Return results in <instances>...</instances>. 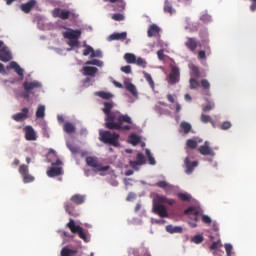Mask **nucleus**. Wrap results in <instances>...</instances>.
Returning a JSON list of instances; mask_svg holds the SVG:
<instances>
[{
  "label": "nucleus",
  "instance_id": "nucleus-63",
  "mask_svg": "<svg viewBox=\"0 0 256 256\" xmlns=\"http://www.w3.org/2000/svg\"><path fill=\"white\" fill-rule=\"evenodd\" d=\"M121 71L129 75L131 73V67L129 65L121 67Z\"/></svg>",
  "mask_w": 256,
  "mask_h": 256
},
{
  "label": "nucleus",
  "instance_id": "nucleus-32",
  "mask_svg": "<svg viewBox=\"0 0 256 256\" xmlns=\"http://www.w3.org/2000/svg\"><path fill=\"white\" fill-rule=\"evenodd\" d=\"M124 59L127 63L129 64H133V63H136L137 61V56H135V54L133 53H126L124 55Z\"/></svg>",
  "mask_w": 256,
  "mask_h": 256
},
{
  "label": "nucleus",
  "instance_id": "nucleus-20",
  "mask_svg": "<svg viewBox=\"0 0 256 256\" xmlns=\"http://www.w3.org/2000/svg\"><path fill=\"white\" fill-rule=\"evenodd\" d=\"M99 73V69L97 67L84 66L82 68V74L88 77H95Z\"/></svg>",
  "mask_w": 256,
  "mask_h": 256
},
{
  "label": "nucleus",
  "instance_id": "nucleus-29",
  "mask_svg": "<svg viewBox=\"0 0 256 256\" xmlns=\"http://www.w3.org/2000/svg\"><path fill=\"white\" fill-rule=\"evenodd\" d=\"M95 95L96 97H100L101 99H105L106 101L113 99V94L110 92L98 91L95 93Z\"/></svg>",
  "mask_w": 256,
  "mask_h": 256
},
{
  "label": "nucleus",
  "instance_id": "nucleus-61",
  "mask_svg": "<svg viewBox=\"0 0 256 256\" xmlns=\"http://www.w3.org/2000/svg\"><path fill=\"white\" fill-rule=\"evenodd\" d=\"M202 221H203V223H206L207 225H210L211 217H209L208 215H202Z\"/></svg>",
  "mask_w": 256,
  "mask_h": 256
},
{
  "label": "nucleus",
  "instance_id": "nucleus-55",
  "mask_svg": "<svg viewBox=\"0 0 256 256\" xmlns=\"http://www.w3.org/2000/svg\"><path fill=\"white\" fill-rule=\"evenodd\" d=\"M219 247H221V240L213 242L210 246V251H215V249H219Z\"/></svg>",
  "mask_w": 256,
  "mask_h": 256
},
{
  "label": "nucleus",
  "instance_id": "nucleus-4",
  "mask_svg": "<svg viewBox=\"0 0 256 256\" xmlns=\"http://www.w3.org/2000/svg\"><path fill=\"white\" fill-rule=\"evenodd\" d=\"M86 163L88 167H92L95 173H99L101 171H109V166L101 165V163H99V160L96 157H86Z\"/></svg>",
  "mask_w": 256,
  "mask_h": 256
},
{
  "label": "nucleus",
  "instance_id": "nucleus-16",
  "mask_svg": "<svg viewBox=\"0 0 256 256\" xmlns=\"http://www.w3.org/2000/svg\"><path fill=\"white\" fill-rule=\"evenodd\" d=\"M184 164L186 167V174L187 175H191V173H193V171H195V167H197V165H199L198 161H191L189 159V156H187L184 160Z\"/></svg>",
  "mask_w": 256,
  "mask_h": 256
},
{
  "label": "nucleus",
  "instance_id": "nucleus-47",
  "mask_svg": "<svg viewBox=\"0 0 256 256\" xmlns=\"http://www.w3.org/2000/svg\"><path fill=\"white\" fill-rule=\"evenodd\" d=\"M192 75L195 79H199V77H201V72L199 71V67L192 66Z\"/></svg>",
  "mask_w": 256,
  "mask_h": 256
},
{
  "label": "nucleus",
  "instance_id": "nucleus-37",
  "mask_svg": "<svg viewBox=\"0 0 256 256\" xmlns=\"http://www.w3.org/2000/svg\"><path fill=\"white\" fill-rule=\"evenodd\" d=\"M64 131L65 133H75V126L71 124L70 122H67L64 124Z\"/></svg>",
  "mask_w": 256,
  "mask_h": 256
},
{
  "label": "nucleus",
  "instance_id": "nucleus-22",
  "mask_svg": "<svg viewBox=\"0 0 256 256\" xmlns=\"http://www.w3.org/2000/svg\"><path fill=\"white\" fill-rule=\"evenodd\" d=\"M64 209L68 215H72V217H79V213L75 211V205L71 202H66L64 204Z\"/></svg>",
  "mask_w": 256,
  "mask_h": 256
},
{
  "label": "nucleus",
  "instance_id": "nucleus-3",
  "mask_svg": "<svg viewBox=\"0 0 256 256\" xmlns=\"http://www.w3.org/2000/svg\"><path fill=\"white\" fill-rule=\"evenodd\" d=\"M70 229L71 233L77 234L80 239H83L85 243H89V236L83 227L75 224V220L72 218L69 219V222L66 225Z\"/></svg>",
  "mask_w": 256,
  "mask_h": 256
},
{
  "label": "nucleus",
  "instance_id": "nucleus-26",
  "mask_svg": "<svg viewBox=\"0 0 256 256\" xmlns=\"http://www.w3.org/2000/svg\"><path fill=\"white\" fill-rule=\"evenodd\" d=\"M185 46L187 47V49H190L193 52L197 49L199 43H197V40L195 38H187Z\"/></svg>",
  "mask_w": 256,
  "mask_h": 256
},
{
  "label": "nucleus",
  "instance_id": "nucleus-23",
  "mask_svg": "<svg viewBox=\"0 0 256 256\" xmlns=\"http://www.w3.org/2000/svg\"><path fill=\"white\" fill-rule=\"evenodd\" d=\"M127 39V32L113 33L109 36V41H125Z\"/></svg>",
  "mask_w": 256,
  "mask_h": 256
},
{
  "label": "nucleus",
  "instance_id": "nucleus-60",
  "mask_svg": "<svg viewBox=\"0 0 256 256\" xmlns=\"http://www.w3.org/2000/svg\"><path fill=\"white\" fill-rule=\"evenodd\" d=\"M198 59H200V60L207 59V55L205 53V50H200L198 52Z\"/></svg>",
  "mask_w": 256,
  "mask_h": 256
},
{
  "label": "nucleus",
  "instance_id": "nucleus-52",
  "mask_svg": "<svg viewBox=\"0 0 256 256\" xmlns=\"http://www.w3.org/2000/svg\"><path fill=\"white\" fill-rule=\"evenodd\" d=\"M104 3H120L121 9H125V2L123 0H103Z\"/></svg>",
  "mask_w": 256,
  "mask_h": 256
},
{
  "label": "nucleus",
  "instance_id": "nucleus-33",
  "mask_svg": "<svg viewBox=\"0 0 256 256\" xmlns=\"http://www.w3.org/2000/svg\"><path fill=\"white\" fill-rule=\"evenodd\" d=\"M175 9H173V5L169 3V0H165L164 2V13H169V15H173Z\"/></svg>",
  "mask_w": 256,
  "mask_h": 256
},
{
  "label": "nucleus",
  "instance_id": "nucleus-36",
  "mask_svg": "<svg viewBox=\"0 0 256 256\" xmlns=\"http://www.w3.org/2000/svg\"><path fill=\"white\" fill-rule=\"evenodd\" d=\"M142 73H143L144 78L147 81V83H149L151 89H155V82L153 81L151 74L147 73L146 71H143Z\"/></svg>",
  "mask_w": 256,
  "mask_h": 256
},
{
  "label": "nucleus",
  "instance_id": "nucleus-27",
  "mask_svg": "<svg viewBox=\"0 0 256 256\" xmlns=\"http://www.w3.org/2000/svg\"><path fill=\"white\" fill-rule=\"evenodd\" d=\"M7 69H14L17 75H19V77H23V68H21V66H19L17 62L15 61L11 62L10 65L7 67Z\"/></svg>",
  "mask_w": 256,
  "mask_h": 256
},
{
  "label": "nucleus",
  "instance_id": "nucleus-11",
  "mask_svg": "<svg viewBox=\"0 0 256 256\" xmlns=\"http://www.w3.org/2000/svg\"><path fill=\"white\" fill-rule=\"evenodd\" d=\"M153 213L159 215V217H169V213L167 212V208L163 204L153 202Z\"/></svg>",
  "mask_w": 256,
  "mask_h": 256
},
{
  "label": "nucleus",
  "instance_id": "nucleus-35",
  "mask_svg": "<svg viewBox=\"0 0 256 256\" xmlns=\"http://www.w3.org/2000/svg\"><path fill=\"white\" fill-rule=\"evenodd\" d=\"M180 127L185 133V135H187L188 133H191L192 126L189 122H185V121L181 122Z\"/></svg>",
  "mask_w": 256,
  "mask_h": 256
},
{
  "label": "nucleus",
  "instance_id": "nucleus-13",
  "mask_svg": "<svg viewBox=\"0 0 256 256\" xmlns=\"http://www.w3.org/2000/svg\"><path fill=\"white\" fill-rule=\"evenodd\" d=\"M198 151L200 153V155H210V157H215V151L213 150V148H211L209 146V142L205 141L204 145L199 146Z\"/></svg>",
  "mask_w": 256,
  "mask_h": 256
},
{
  "label": "nucleus",
  "instance_id": "nucleus-43",
  "mask_svg": "<svg viewBox=\"0 0 256 256\" xmlns=\"http://www.w3.org/2000/svg\"><path fill=\"white\" fill-rule=\"evenodd\" d=\"M129 139L132 145H139V143L141 142V138L135 134L131 135Z\"/></svg>",
  "mask_w": 256,
  "mask_h": 256
},
{
  "label": "nucleus",
  "instance_id": "nucleus-30",
  "mask_svg": "<svg viewBox=\"0 0 256 256\" xmlns=\"http://www.w3.org/2000/svg\"><path fill=\"white\" fill-rule=\"evenodd\" d=\"M66 147H68L69 151H71L72 155H77L81 149L79 146L71 143V142H66Z\"/></svg>",
  "mask_w": 256,
  "mask_h": 256
},
{
  "label": "nucleus",
  "instance_id": "nucleus-6",
  "mask_svg": "<svg viewBox=\"0 0 256 256\" xmlns=\"http://www.w3.org/2000/svg\"><path fill=\"white\" fill-rule=\"evenodd\" d=\"M171 71L170 74L168 75L167 82L169 85H176V83H179L181 81V70L179 67L170 65Z\"/></svg>",
  "mask_w": 256,
  "mask_h": 256
},
{
  "label": "nucleus",
  "instance_id": "nucleus-64",
  "mask_svg": "<svg viewBox=\"0 0 256 256\" xmlns=\"http://www.w3.org/2000/svg\"><path fill=\"white\" fill-rule=\"evenodd\" d=\"M211 109H213V106L211 104H208V105L203 107L204 113H207L208 111H211Z\"/></svg>",
  "mask_w": 256,
  "mask_h": 256
},
{
  "label": "nucleus",
  "instance_id": "nucleus-5",
  "mask_svg": "<svg viewBox=\"0 0 256 256\" xmlns=\"http://www.w3.org/2000/svg\"><path fill=\"white\" fill-rule=\"evenodd\" d=\"M52 15L55 18L62 19V21H67L69 17H71L72 19H77V15L75 14V12L69 11V10H63L61 8H55L52 11Z\"/></svg>",
  "mask_w": 256,
  "mask_h": 256
},
{
  "label": "nucleus",
  "instance_id": "nucleus-18",
  "mask_svg": "<svg viewBox=\"0 0 256 256\" xmlns=\"http://www.w3.org/2000/svg\"><path fill=\"white\" fill-rule=\"evenodd\" d=\"M12 119L17 122L29 119V108H23L20 113L14 114Z\"/></svg>",
  "mask_w": 256,
  "mask_h": 256
},
{
  "label": "nucleus",
  "instance_id": "nucleus-7",
  "mask_svg": "<svg viewBox=\"0 0 256 256\" xmlns=\"http://www.w3.org/2000/svg\"><path fill=\"white\" fill-rule=\"evenodd\" d=\"M61 165H63V162L57 159L56 162L52 163V167L47 170V175L49 177H59V175H63V168Z\"/></svg>",
  "mask_w": 256,
  "mask_h": 256
},
{
  "label": "nucleus",
  "instance_id": "nucleus-17",
  "mask_svg": "<svg viewBox=\"0 0 256 256\" xmlns=\"http://www.w3.org/2000/svg\"><path fill=\"white\" fill-rule=\"evenodd\" d=\"M81 33V30L68 28L67 31L63 33V37L64 39H80Z\"/></svg>",
  "mask_w": 256,
  "mask_h": 256
},
{
  "label": "nucleus",
  "instance_id": "nucleus-41",
  "mask_svg": "<svg viewBox=\"0 0 256 256\" xmlns=\"http://www.w3.org/2000/svg\"><path fill=\"white\" fill-rule=\"evenodd\" d=\"M85 64L86 65H96V67H102L103 66V61L97 60V59H93V60L87 61Z\"/></svg>",
  "mask_w": 256,
  "mask_h": 256
},
{
  "label": "nucleus",
  "instance_id": "nucleus-14",
  "mask_svg": "<svg viewBox=\"0 0 256 256\" xmlns=\"http://www.w3.org/2000/svg\"><path fill=\"white\" fill-rule=\"evenodd\" d=\"M26 141H37V133L33 129V126L24 127Z\"/></svg>",
  "mask_w": 256,
  "mask_h": 256
},
{
  "label": "nucleus",
  "instance_id": "nucleus-53",
  "mask_svg": "<svg viewBox=\"0 0 256 256\" xmlns=\"http://www.w3.org/2000/svg\"><path fill=\"white\" fill-rule=\"evenodd\" d=\"M113 21H123L125 19V16L121 13L113 14L112 15Z\"/></svg>",
  "mask_w": 256,
  "mask_h": 256
},
{
  "label": "nucleus",
  "instance_id": "nucleus-62",
  "mask_svg": "<svg viewBox=\"0 0 256 256\" xmlns=\"http://www.w3.org/2000/svg\"><path fill=\"white\" fill-rule=\"evenodd\" d=\"M157 56H158V59H159L160 61H163V60L165 59V53H164V51H163V50H158V51H157Z\"/></svg>",
  "mask_w": 256,
  "mask_h": 256
},
{
  "label": "nucleus",
  "instance_id": "nucleus-46",
  "mask_svg": "<svg viewBox=\"0 0 256 256\" xmlns=\"http://www.w3.org/2000/svg\"><path fill=\"white\" fill-rule=\"evenodd\" d=\"M146 151V156H147V158H148V161H149V163L151 164V165H155V158L153 157V155L151 154V150H149V149H146L145 150Z\"/></svg>",
  "mask_w": 256,
  "mask_h": 256
},
{
  "label": "nucleus",
  "instance_id": "nucleus-48",
  "mask_svg": "<svg viewBox=\"0 0 256 256\" xmlns=\"http://www.w3.org/2000/svg\"><path fill=\"white\" fill-rule=\"evenodd\" d=\"M178 197L181 201H189L191 199V194L189 193H178Z\"/></svg>",
  "mask_w": 256,
  "mask_h": 256
},
{
  "label": "nucleus",
  "instance_id": "nucleus-25",
  "mask_svg": "<svg viewBox=\"0 0 256 256\" xmlns=\"http://www.w3.org/2000/svg\"><path fill=\"white\" fill-rule=\"evenodd\" d=\"M160 31H161V28H159V26H157L156 24H152L148 28L147 35L148 37H157Z\"/></svg>",
  "mask_w": 256,
  "mask_h": 256
},
{
  "label": "nucleus",
  "instance_id": "nucleus-44",
  "mask_svg": "<svg viewBox=\"0 0 256 256\" xmlns=\"http://www.w3.org/2000/svg\"><path fill=\"white\" fill-rule=\"evenodd\" d=\"M189 83H190V89H198L200 85L199 81H197V78H190Z\"/></svg>",
  "mask_w": 256,
  "mask_h": 256
},
{
  "label": "nucleus",
  "instance_id": "nucleus-42",
  "mask_svg": "<svg viewBox=\"0 0 256 256\" xmlns=\"http://www.w3.org/2000/svg\"><path fill=\"white\" fill-rule=\"evenodd\" d=\"M135 64H137L138 67H142L143 69L147 67V62L145 61V59L141 57L136 58Z\"/></svg>",
  "mask_w": 256,
  "mask_h": 256
},
{
  "label": "nucleus",
  "instance_id": "nucleus-12",
  "mask_svg": "<svg viewBox=\"0 0 256 256\" xmlns=\"http://www.w3.org/2000/svg\"><path fill=\"white\" fill-rule=\"evenodd\" d=\"M124 87L126 91H128L129 93H131L132 96L135 97V99L139 98V92L137 91V87L133 83H131V79H124Z\"/></svg>",
  "mask_w": 256,
  "mask_h": 256
},
{
  "label": "nucleus",
  "instance_id": "nucleus-54",
  "mask_svg": "<svg viewBox=\"0 0 256 256\" xmlns=\"http://www.w3.org/2000/svg\"><path fill=\"white\" fill-rule=\"evenodd\" d=\"M69 47H79V39H69Z\"/></svg>",
  "mask_w": 256,
  "mask_h": 256
},
{
  "label": "nucleus",
  "instance_id": "nucleus-34",
  "mask_svg": "<svg viewBox=\"0 0 256 256\" xmlns=\"http://www.w3.org/2000/svg\"><path fill=\"white\" fill-rule=\"evenodd\" d=\"M202 45H204L205 51L208 55H211V47L209 46V38L207 35L204 36L201 40Z\"/></svg>",
  "mask_w": 256,
  "mask_h": 256
},
{
  "label": "nucleus",
  "instance_id": "nucleus-9",
  "mask_svg": "<svg viewBox=\"0 0 256 256\" xmlns=\"http://www.w3.org/2000/svg\"><path fill=\"white\" fill-rule=\"evenodd\" d=\"M23 87L25 92L22 94V97L23 99H29V96L31 95V91H33V89H40L41 84L37 81L24 82Z\"/></svg>",
  "mask_w": 256,
  "mask_h": 256
},
{
  "label": "nucleus",
  "instance_id": "nucleus-15",
  "mask_svg": "<svg viewBox=\"0 0 256 256\" xmlns=\"http://www.w3.org/2000/svg\"><path fill=\"white\" fill-rule=\"evenodd\" d=\"M13 59V56H11V51H9V48L4 45V47L0 50V61L3 63H9Z\"/></svg>",
  "mask_w": 256,
  "mask_h": 256
},
{
  "label": "nucleus",
  "instance_id": "nucleus-39",
  "mask_svg": "<svg viewBox=\"0 0 256 256\" xmlns=\"http://www.w3.org/2000/svg\"><path fill=\"white\" fill-rule=\"evenodd\" d=\"M203 235L198 234L191 238L192 243H195L196 245H199L200 243H203Z\"/></svg>",
  "mask_w": 256,
  "mask_h": 256
},
{
  "label": "nucleus",
  "instance_id": "nucleus-10",
  "mask_svg": "<svg viewBox=\"0 0 256 256\" xmlns=\"http://www.w3.org/2000/svg\"><path fill=\"white\" fill-rule=\"evenodd\" d=\"M136 159H137V161L130 160L129 165L135 171H139V166L145 165V163H146L145 155H143V153L139 152L136 156Z\"/></svg>",
  "mask_w": 256,
  "mask_h": 256
},
{
  "label": "nucleus",
  "instance_id": "nucleus-57",
  "mask_svg": "<svg viewBox=\"0 0 256 256\" xmlns=\"http://www.w3.org/2000/svg\"><path fill=\"white\" fill-rule=\"evenodd\" d=\"M169 186V183L167 181H159L156 183V187H159L160 189H165Z\"/></svg>",
  "mask_w": 256,
  "mask_h": 256
},
{
  "label": "nucleus",
  "instance_id": "nucleus-2",
  "mask_svg": "<svg viewBox=\"0 0 256 256\" xmlns=\"http://www.w3.org/2000/svg\"><path fill=\"white\" fill-rule=\"evenodd\" d=\"M99 139L106 145H112L113 147H119V133L111 131H99Z\"/></svg>",
  "mask_w": 256,
  "mask_h": 256
},
{
  "label": "nucleus",
  "instance_id": "nucleus-40",
  "mask_svg": "<svg viewBox=\"0 0 256 256\" xmlns=\"http://www.w3.org/2000/svg\"><path fill=\"white\" fill-rule=\"evenodd\" d=\"M188 149H197V142L195 139H188L186 142Z\"/></svg>",
  "mask_w": 256,
  "mask_h": 256
},
{
  "label": "nucleus",
  "instance_id": "nucleus-19",
  "mask_svg": "<svg viewBox=\"0 0 256 256\" xmlns=\"http://www.w3.org/2000/svg\"><path fill=\"white\" fill-rule=\"evenodd\" d=\"M35 5H37V0H29L27 3L21 4L20 9L23 13H31L35 8Z\"/></svg>",
  "mask_w": 256,
  "mask_h": 256
},
{
  "label": "nucleus",
  "instance_id": "nucleus-24",
  "mask_svg": "<svg viewBox=\"0 0 256 256\" xmlns=\"http://www.w3.org/2000/svg\"><path fill=\"white\" fill-rule=\"evenodd\" d=\"M85 199V195L75 194L70 198V201L75 205H83V203H85Z\"/></svg>",
  "mask_w": 256,
  "mask_h": 256
},
{
  "label": "nucleus",
  "instance_id": "nucleus-31",
  "mask_svg": "<svg viewBox=\"0 0 256 256\" xmlns=\"http://www.w3.org/2000/svg\"><path fill=\"white\" fill-rule=\"evenodd\" d=\"M77 250L69 249L67 247L62 248L61 256H76Z\"/></svg>",
  "mask_w": 256,
  "mask_h": 256
},
{
  "label": "nucleus",
  "instance_id": "nucleus-28",
  "mask_svg": "<svg viewBox=\"0 0 256 256\" xmlns=\"http://www.w3.org/2000/svg\"><path fill=\"white\" fill-rule=\"evenodd\" d=\"M167 233H183V227L181 226H173V225H167L166 226Z\"/></svg>",
  "mask_w": 256,
  "mask_h": 256
},
{
  "label": "nucleus",
  "instance_id": "nucleus-1",
  "mask_svg": "<svg viewBox=\"0 0 256 256\" xmlns=\"http://www.w3.org/2000/svg\"><path fill=\"white\" fill-rule=\"evenodd\" d=\"M104 107L102 108L103 113L106 115L105 117V127L106 129L116 130V131H131V126L133 125V120L129 115L121 114V112H111L114 104L111 102H104ZM127 123V125H124Z\"/></svg>",
  "mask_w": 256,
  "mask_h": 256
},
{
  "label": "nucleus",
  "instance_id": "nucleus-49",
  "mask_svg": "<svg viewBox=\"0 0 256 256\" xmlns=\"http://www.w3.org/2000/svg\"><path fill=\"white\" fill-rule=\"evenodd\" d=\"M185 215H189V214H193V215H199V210L193 208V207H189L188 209H186L184 211Z\"/></svg>",
  "mask_w": 256,
  "mask_h": 256
},
{
  "label": "nucleus",
  "instance_id": "nucleus-21",
  "mask_svg": "<svg viewBox=\"0 0 256 256\" xmlns=\"http://www.w3.org/2000/svg\"><path fill=\"white\" fill-rule=\"evenodd\" d=\"M153 203H158L160 205L161 203H167L168 205H175V199H169L163 195H156V198L154 199Z\"/></svg>",
  "mask_w": 256,
  "mask_h": 256
},
{
  "label": "nucleus",
  "instance_id": "nucleus-45",
  "mask_svg": "<svg viewBox=\"0 0 256 256\" xmlns=\"http://www.w3.org/2000/svg\"><path fill=\"white\" fill-rule=\"evenodd\" d=\"M85 49L83 50V55L84 57H87V55H92L93 54V47L85 44L84 45Z\"/></svg>",
  "mask_w": 256,
  "mask_h": 256
},
{
  "label": "nucleus",
  "instance_id": "nucleus-8",
  "mask_svg": "<svg viewBox=\"0 0 256 256\" xmlns=\"http://www.w3.org/2000/svg\"><path fill=\"white\" fill-rule=\"evenodd\" d=\"M18 172L20 173L23 183H33L35 181V177L29 174V166L25 164H21L18 168Z\"/></svg>",
  "mask_w": 256,
  "mask_h": 256
},
{
  "label": "nucleus",
  "instance_id": "nucleus-50",
  "mask_svg": "<svg viewBox=\"0 0 256 256\" xmlns=\"http://www.w3.org/2000/svg\"><path fill=\"white\" fill-rule=\"evenodd\" d=\"M200 120L202 123H212L211 116L206 114H201Z\"/></svg>",
  "mask_w": 256,
  "mask_h": 256
},
{
  "label": "nucleus",
  "instance_id": "nucleus-51",
  "mask_svg": "<svg viewBox=\"0 0 256 256\" xmlns=\"http://www.w3.org/2000/svg\"><path fill=\"white\" fill-rule=\"evenodd\" d=\"M224 247H225V251H226V256H232L233 255V253H232L233 245L225 244Z\"/></svg>",
  "mask_w": 256,
  "mask_h": 256
},
{
  "label": "nucleus",
  "instance_id": "nucleus-58",
  "mask_svg": "<svg viewBox=\"0 0 256 256\" xmlns=\"http://www.w3.org/2000/svg\"><path fill=\"white\" fill-rule=\"evenodd\" d=\"M221 129L223 131H227V129H231V122L226 121L221 124Z\"/></svg>",
  "mask_w": 256,
  "mask_h": 256
},
{
  "label": "nucleus",
  "instance_id": "nucleus-38",
  "mask_svg": "<svg viewBox=\"0 0 256 256\" xmlns=\"http://www.w3.org/2000/svg\"><path fill=\"white\" fill-rule=\"evenodd\" d=\"M37 119H43L45 117V106H39L36 111Z\"/></svg>",
  "mask_w": 256,
  "mask_h": 256
},
{
  "label": "nucleus",
  "instance_id": "nucleus-56",
  "mask_svg": "<svg viewBox=\"0 0 256 256\" xmlns=\"http://www.w3.org/2000/svg\"><path fill=\"white\" fill-rule=\"evenodd\" d=\"M201 86L203 89H211V84L207 79L201 80Z\"/></svg>",
  "mask_w": 256,
  "mask_h": 256
},
{
  "label": "nucleus",
  "instance_id": "nucleus-59",
  "mask_svg": "<svg viewBox=\"0 0 256 256\" xmlns=\"http://www.w3.org/2000/svg\"><path fill=\"white\" fill-rule=\"evenodd\" d=\"M91 57L93 58V57H99V58H101V57H103V53H101V50H93V52H92V54H91Z\"/></svg>",
  "mask_w": 256,
  "mask_h": 256
}]
</instances>
